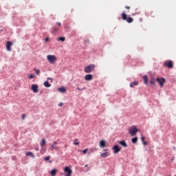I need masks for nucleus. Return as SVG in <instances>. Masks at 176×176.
Masks as SVG:
<instances>
[{"mask_svg":"<svg viewBox=\"0 0 176 176\" xmlns=\"http://www.w3.org/2000/svg\"><path fill=\"white\" fill-rule=\"evenodd\" d=\"M126 21H127V23H133V18H131V17H128V18H126Z\"/></svg>","mask_w":176,"mask_h":176,"instance_id":"obj_24","label":"nucleus"},{"mask_svg":"<svg viewBox=\"0 0 176 176\" xmlns=\"http://www.w3.org/2000/svg\"><path fill=\"white\" fill-rule=\"evenodd\" d=\"M85 167H87V164L85 165Z\"/></svg>","mask_w":176,"mask_h":176,"instance_id":"obj_45","label":"nucleus"},{"mask_svg":"<svg viewBox=\"0 0 176 176\" xmlns=\"http://www.w3.org/2000/svg\"><path fill=\"white\" fill-rule=\"evenodd\" d=\"M54 145H57V142H54Z\"/></svg>","mask_w":176,"mask_h":176,"instance_id":"obj_41","label":"nucleus"},{"mask_svg":"<svg viewBox=\"0 0 176 176\" xmlns=\"http://www.w3.org/2000/svg\"><path fill=\"white\" fill-rule=\"evenodd\" d=\"M150 85H151V86H155V85H156V79H155V78L151 77L150 80Z\"/></svg>","mask_w":176,"mask_h":176,"instance_id":"obj_11","label":"nucleus"},{"mask_svg":"<svg viewBox=\"0 0 176 176\" xmlns=\"http://www.w3.org/2000/svg\"><path fill=\"white\" fill-rule=\"evenodd\" d=\"M57 24H58V25L59 27H60V25H61V23H60V22H58Z\"/></svg>","mask_w":176,"mask_h":176,"instance_id":"obj_39","label":"nucleus"},{"mask_svg":"<svg viewBox=\"0 0 176 176\" xmlns=\"http://www.w3.org/2000/svg\"><path fill=\"white\" fill-rule=\"evenodd\" d=\"M132 144H137L138 142V138L135 137L131 139Z\"/></svg>","mask_w":176,"mask_h":176,"instance_id":"obj_15","label":"nucleus"},{"mask_svg":"<svg viewBox=\"0 0 176 176\" xmlns=\"http://www.w3.org/2000/svg\"><path fill=\"white\" fill-rule=\"evenodd\" d=\"M47 80H51V82H53V78H47Z\"/></svg>","mask_w":176,"mask_h":176,"instance_id":"obj_36","label":"nucleus"},{"mask_svg":"<svg viewBox=\"0 0 176 176\" xmlns=\"http://www.w3.org/2000/svg\"><path fill=\"white\" fill-rule=\"evenodd\" d=\"M32 90H33L34 93H36L38 91V85L35 84L32 85Z\"/></svg>","mask_w":176,"mask_h":176,"instance_id":"obj_10","label":"nucleus"},{"mask_svg":"<svg viewBox=\"0 0 176 176\" xmlns=\"http://www.w3.org/2000/svg\"><path fill=\"white\" fill-rule=\"evenodd\" d=\"M76 141H78V140H74V145H78V144H79V142H76Z\"/></svg>","mask_w":176,"mask_h":176,"instance_id":"obj_31","label":"nucleus"},{"mask_svg":"<svg viewBox=\"0 0 176 176\" xmlns=\"http://www.w3.org/2000/svg\"><path fill=\"white\" fill-rule=\"evenodd\" d=\"M51 148L54 149L55 151H57L58 149V147L57 146H54V144H50Z\"/></svg>","mask_w":176,"mask_h":176,"instance_id":"obj_22","label":"nucleus"},{"mask_svg":"<svg viewBox=\"0 0 176 176\" xmlns=\"http://www.w3.org/2000/svg\"><path fill=\"white\" fill-rule=\"evenodd\" d=\"M71 175H72V174H69V173H67L65 175V176H71Z\"/></svg>","mask_w":176,"mask_h":176,"instance_id":"obj_40","label":"nucleus"},{"mask_svg":"<svg viewBox=\"0 0 176 176\" xmlns=\"http://www.w3.org/2000/svg\"><path fill=\"white\" fill-rule=\"evenodd\" d=\"M58 91H60V93H64V92L67 91V90L65 89V87H64L58 88Z\"/></svg>","mask_w":176,"mask_h":176,"instance_id":"obj_17","label":"nucleus"},{"mask_svg":"<svg viewBox=\"0 0 176 176\" xmlns=\"http://www.w3.org/2000/svg\"><path fill=\"white\" fill-rule=\"evenodd\" d=\"M82 153H84V154L87 153V148H85V150H83Z\"/></svg>","mask_w":176,"mask_h":176,"instance_id":"obj_33","label":"nucleus"},{"mask_svg":"<svg viewBox=\"0 0 176 176\" xmlns=\"http://www.w3.org/2000/svg\"><path fill=\"white\" fill-rule=\"evenodd\" d=\"M45 42H49V37L45 38Z\"/></svg>","mask_w":176,"mask_h":176,"instance_id":"obj_35","label":"nucleus"},{"mask_svg":"<svg viewBox=\"0 0 176 176\" xmlns=\"http://www.w3.org/2000/svg\"><path fill=\"white\" fill-rule=\"evenodd\" d=\"M118 144H120V145H122V146H123L124 148H126L127 146V143H126V141L124 140L119 141Z\"/></svg>","mask_w":176,"mask_h":176,"instance_id":"obj_9","label":"nucleus"},{"mask_svg":"<svg viewBox=\"0 0 176 176\" xmlns=\"http://www.w3.org/2000/svg\"><path fill=\"white\" fill-rule=\"evenodd\" d=\"M85 80H93V75L91 74H87L85 76Z\"/></svg>","mask_w":176,"mask_h":176,"instance_id":"obj_8","label":"nucleus"},{"mask_svg":"<svg viewBox=\"0 0 176 176\" xmlns=\"http://www.w3.org/2000/svg\"><path fill=\"white\" fill-rule=\"evenodd\" d=\"M55 174H57V169L54 168L51 170V175L54 176Z\"/></svg>","mask_w":176,"mask_h":176,"instance_id":"obj_18","label":"nucleus"},{"mask_svg":"<svg viewBox=\"0 0 176 176\" xmlns=\"http://www.w3.org/2000/svg\"><path fill=\"white\" fill-rule=\"evenodd\" d=\"M54 30H55V31H57V28H54Z\"/></svg>","mask_w":176,"mask_h":176,"instance_id":"obj_43","label":"nucleus"},{"mask_svg":"<svg viewBox=\"0 0 176 176\" xmlns=\"http://www.w3.org/2000/svg\"><path fill=\"white\" fill-rule=\"evenodd\" d=\"M156 81L159 83L161 87H163V86H164V83L166 82V79H164V78H157Z\"/></svg>","mask_w":176,"mask_h":176,"instance_id":"obj_4","label":"nucleus"},{"mask_svg":"<svg viewBox=\"0 0 176 176\" xmlns=\"http://www.w3.org/2000/svg\"><path fill=\"white\" fill-rule=\"evenodd\" d=\"M133 85H134L135 86H137V85H138V81H134L133 83H130V87H133Z\"/></svg>","mask_w":176,"mask_h":176,"instance_id":"obj_23","label":"nucleus"},{"mask_svg":"<svg viewBox=\"0 0 176 176\" xmlns=\"http://www.w3.org/2000/svg\"><path fill=\"white\" fill-rule=\"evenodd\" d=\"M34 71H35L36 75H39V74H41V70H39V69H34Z\"/></svg>","mask_w":176,"mask_h":176,"instance_id":"obj_25","label":"nucleus"},{"mask_svg":"<svg viewBox=\"0 0 176 176\" xmlns=\"http://www.w3.org/2000/svg\"><path fill=\"white\" fill-rule=\"evenodd\" d=\"M102 157H107L108 156V153L105 152L100 155Z\"/></svg>","mask_w":176,"mask_h":176,"instance_id":"obj_26","label":"nucleus"},{"mask_svg":"<svg viewBox=\"0 0 176 176\" xmlns=\"http://www.w3.org/2000/svg\"><path fill=\"white\" fill-rule=\"evenodd\" d=\"M65 173H67V174H72V170H71L69 167L67 166L65 168Z\"/></svg>","mask_w":176,"mask_h":176,"instance_id":"obj_13","label":"nucleus"},{"mask_svg":"<svg viewBox=\"0 0 176 176\" xmlns=\"http://www.w3.org/2000/svg\"><path fill=\"white\" fill-rule=\"evenodd\" d=\"M85 89H86V88H85V87L82 88V89L77 87V90L82 91V90H85Z\"/></svg>","mask_w":176,"mask_h":176,"instance_id":"obj_32","label":"nucleus"},{"mask_svg":"<svg viewBox=\"0 0 176 176\" xmlns=\"http://www.w3.org/2000/svg\"><path fill=\"white\" fill-rule=\"evenodd\" d=\"M26 156H31V157H35V155H34V153H32V152L30 151H28L25 153Z\"/></svg>","mask_w":176,"mask_h":176,"instance_id":"obj_16","label":"nucleus"},{"mask_svg":"<svg viewBox=\"0 0 176 176\" xmlns=\"http://www.w3.org/2000/svg\"><path fill=\"white\" fill-rule=\"evenodd\" d=\"M25 116H27V115H25V114H22L21 120H24V119H25Z\"/></svg>","mask_w":176,"mask_h":176,"instance_id":"obj_29","label":"nucleus"},{"mask_svg":"<svg viewBox=\"0 0 176 176\" xmlns=\"http://www.w3.org/2000/svg\"><path fill=\"white\" fill-rule=\"evenodd\" d=\"M94 68H96V65H89L85 67L84 71L86 74H90L92 71H94Z\"/></svg>","mask_w":176,"mask_h":176,"instance_id":"obj_3","label":"nucleus"},{"mask_svg":"<svg viewBox=\"0 0 176 176\" xmlns=\"http://www.w3.org/2000/svg\"><path fill=\"white\" fill-rule=\"evenodd\" d=\"M12 42L10 41H8L7 44H6V49L8 50V52H12Z\"/></svg>","mask_w":176,"mask_h":176,"instance_id":"obj_7","label":"nucleus"},{"mask_svg":"<svg viewBox=\"0 0 176 176\" xmlns=\"http://www.w3.org/2000/svg\"><path fill=\"white\" fill-rule=\"evenodd\" d=\"M104 152H107V151H108V149H106V150H104Z\"/></svg>","mask_w":176,"mask_h":176,"instance_id":"obj_44","label":"nucleus"},{"mask_svg":"<svg viewBox=\"0 0 176 176\" xmlns=\"http://www.w3.org/2000/svg\"><path fill=\"white\" fill-rule=\"evenodd\" d=\"M45 144H46V140L44 138H43L41 143V148H43V146H45Z\"/></svg>","mask_w":176,"mask_h":176,"instance_id":"obj_19","label":"nucleus"},{"mask_svg":"<svg viewBox=\"0 0 176 176\" xmlns=\"http://www.w3.org/2000/svg\"><path fill=\"white\" fill-rule=\"evenodd\" d=\"M36 151H38V148H36Z\"/></svg>","mask_w":176,"mask_h":176,"instance_id":"obj_46","label":"nucleus"},{"mask_svg":"<svg viewBox=\"0 0 176 176\" xmlns=\"http://www.w3.org/2000/svg\"><path fill=\"white\" fill-rule=\"evenodd\" d=\"M47 60L50 63V64H56V61H57V57L55 55H47Z\"/></svg>","mask_w":176,"mask_h":176,"instance_id":"obj_2","label":"nucleus"},{"mask_svg":"<svg viewBox=\"0 0 176 176\" xmlns=\"http://www.w3.org/2000/svg\"><path fill=\"white\" fill-rule=\"evenodd\" d=\"M36 151H38V148H36Z\"/></svg>","mask_w":176,"mask_h":176,"instance_id":"obj_47","label":"nucleus"},{"mask_svg":"<svg viewBox=\"0 0 176 176\" xmlns=\"http://www.w3.org/2000/svg\"><path fill=\"white\" fill-rule=\"evenodd\" d=\"M143 142V145H148V142Z\"/></svg>","mask_w":176,"mask_h":176,"instance_id":"obj_37","label":"nucleus"},{"mask_svg":"<svg viewBox=\"0 0 176 176\" xmlns=\"http://www.w3.org/2000/svg\"><path fill=\"white\" fill-rule=\"evenodd\" d=\"M126 9H130V7L126 6Z\"/></svg>","mask_w":176,"mask_h":176,"instance_id":"obj_42","label":"nucleus"},{"mask_svg":"<svg viewBox=\"0 0 176 176\" xmlns=\"http://www.w3.org/2000/svg\"><path fill=\"white\" fill-rule=\"evenodd\" d=\"M144 140H145V137L142 136V137L141 138V140L142 141V142H144Z\"/></svg>","mask_w":176,"mask_h":176,"instance_id":"obj_34","label":"nucleus"},{"mask_svg":"<svg viewBox=\"0 0 176 176\" xmlns=\"http://www.w3.org/2000/svg\"><path fill=\"white\" fill-rule=\"evenodd\" d=\"M164 65V67H168V68H173L174 67V65H173V61H171V60L165 62Z\"/></svg>","mask_w":176,"mask_h":176,"instance_id":"obj_6","label":"nucleus"},{"mask_svg":"<svg viewBox=\"0 0 176 176\" xmlns=\"http://www.w3.org/2000/svg\"><path fill=\"white\" fill-rule=\"evenodd\" d=\"M44 160L47 161V160H50V156H47L45 157H44Z\"/></svg>","mask_w":176,"mask_h":176,"instance_id":"obj_30","label":"nucleus"},{"mask_svg":"<svg viewBox=\"0 0 176 176\" xmlns=\"http://www.w3.org/2000/svg\"><path fill=\"white\" fill-rule=\"evenodd\" d=\"M112 149L113 150V153H119L122 148H120L118 145H114L112 147Z\"/></svg>","mask_w":176,"mask_h":176,"instance_id":"obj_5","label":"nucleus"},{"mask_svg":"<svg viewBox=\"0 0 176 176\" xmlns=\"http://www.w3.org/2000/svg\"><path fill=\"white\" fill-rule=\"evenodd\" d=\"M138 131H140V129H137V126L135 125L131 126L130 129H129V133L130 135H131L132 137H134V135H136Z\"/></svg>","mask_w":176,"mask_h":176,"instance_id":"obj_1","label":"nucleus"},{"mask_svg":"<svg viewBox=\"0 0 176 176\" xmlns=\"http://www.w3.org/2000/svg\"><path fill=\"white\" fill-rule=\"evenodd\" d=\"M122 19L123 20H126V19H127V14H126V12H122Z\"/></svg>","mask_w":176,"mask_h":176,"instance_id":"obj_21","label":"nucleus"},{"mask_svg":"<svg viewBox=\"0 0 176 176\" xmlns=\"http://www.w3.org/2000/svg\"><path fill=\"white\" fill-rule=\"evenodd\" d=\"M58 106L59 107H63V102L59 103Z\"/></svg>","mask_w":176,"mask_h":176,"instance_id":"obj_38","label":"nucleus"},{"mask_svg":"<svg viewBox=\"0 0 176 176\" xmlns=\"http://www.w3.org/2000/svg\"><path fill=\"white\" fill-rule=\"evenodd\" d=\"M99 145L100 148H105V146H107V144H105V140H100Z\"/></svg>","mask_w":176,"mask_h":176,"instance_id":"obj_12","label":"nucleus"},{"mask_svg":"<svg viewBox=\"0 0 176 176\" xmlns=\"http://www.w3.org/2000/svg\"><path fill=\"white\" fill-rule=\"evenodd\" d=\"M29 78H30V79H34V78H35V75L30 74V75H29Z\"/></svg>","mask_w":176,"mask_h":176,"instance_id":"obj_28","label":"nucleus"},{"mask_svg":"<svg viewBox=\"0 0 176 176\" xmlns=\"http://www.w3.org/2000/svg\"><path fill=\"white\" fill-rule=\"evenodd\" d=\"M58 41H60V42H64L65 41V37H60L58 38Z\"/></svg>","mask_w":176,"mask_h":176,"instance_id":"obj_27","label":"nucleus"},{"mask_svg":"<svg viewBox=\"0 0 176 176\" xmlns=\"http://www.w3.org/2000/svg\"><path fill=\"white\" fill-rule=\"evenodd\" d=\"M44 86H45V87H50L52 86V85H50V84L49 83V81L46 80V81L44 82Z\"/></svg>","mask_w":176,"mask_h":176,"instance_id":"obj_20","label":"nucleus"},{"mask_svg":"<svg viewBox=\"0 0 176 176\" xmlns=\"http://www.w3.org/2000/svg\"><path fill=\"white\" fill-rule=\"evenodd\" d=\"M143 80H144V85H148V76L144 75L143 76Z\"/></svg>","mask_w":176,"mask_h":176,"instance_id":"obj_14","label":"nucleus"}]
</instances>
